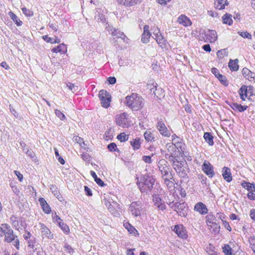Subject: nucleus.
<instances>
[{
    "instance_id": "680f3d73",
    "label": "nucleus",
    "mask_w": 255,
    "mask_h": 255,
    "mask_svg": "<svg viewBox=\"0 0 255 255\" xmlns=\"http://www.w3.org/2000/svg\"><path fill=\"white\" fill-rule=\"evenodd\" d=\"M22 10L23 13L26 15L31 16L32 15V11L25 7H23V8H22Z\"/></svg>"
},
{
    "instance_id": "a19ab883",
    "label": "nucleus",
    "mask_w": 255,
    "mask_h": 255,
    "mask_svg": "<svg viewBox=\"0 0 255 255\" xmlns=\"http://www.w3.org/2000/svg\"><path fill=\"white\" fill-rule=\"evenodd\" d=\"M117 1L120 4L128 6H132L131 0H117Z\"/></svg>"
},
{
    "instance_id": "5fc2aeb1",
    "label": "nucleus",
    "mask_w": 255,
    "mask_h": 255,
    "mask_svg": "<svg viewBox=\"0 0 255 255\" xmlns=\"http://www.w3.org/2000/svg\"><path fill=\"white\" fill-rule=\"evenodd\" d=\"M239 34L244 38H247L249 39L252 38V35L248 32H239Z\"/></svg>"
},
{
    "instance_id": "bb28decb",
    "label": "nucleus",
    "mask_w": 255,
    "mask_h": 255,
    "mask_svg": "<svg viewBox=\"0 0 255 255\" xmlns=\"http://www.w3.org/2000/svg\"><path fill=\"white\" fill-rule=\"evenodd\" d=\"M239 93L241 99L245 101L246 98L248 97V90L247 86L246 85H242L239 91Z\"/></svg>"
},
{
    "instance_id": "c85d7f7f",
    "label": "nucleus",
    "mask_w": 255,
    "mask_h": 255,
    "mask_svg": "<svg viewBox=\"0 0 255 255\" xmlns=\"http://www.w3.org/2000/svg\"><path fill=\"white\" fill-rule=\"evenodd\" d=\"M242 186L243 187L248 190L249 192L255 191V184L254 183H251L248 182L244 181L242 183Z\"/></svg>"
},
{
    "instance_id": "20e7f679",
    "label": "nucleus",
    "mask_w": 255,
    "mask_h": 255,
    "mask_svg": "<svg viewBox=\"0 0 255 255\" xmlns=\"http://www.w3.org/2000/svg\"><path fill=\"white\" fill-rule=\"evenodd\" d=\"M99 98L101 101L102 106L106 108H108L110 105L111 96L106 90H102L99 92Z\"/></svg>"
},
{
    "instance_id": "ea45409f",
    "label": "nucleus",
    "mask_w": 255,
    "mask_h": 255,
    "mask_svg": "<svg viewBox=\"0 0 255 255\" xmlns=\"http://www.w3.org/2000/svg\"><path fill=\"white\" fill-rule=\"evenodd\" d=\"M67 86L69 88V89L73 92L78 91L79 90V88L78 86H76L70 82H68L67 84Z\"/></svg>"
},
{
    "instance_id": "58836bf2",
    "label": "nucleus",
    "mask_w": 255,
    "mask_h": 255,
    "mask_svg": "<svg viewBox=\"0 0 255 255\" xmlns=\"http://www.w3.org/2000/svg\"><path fill=\"white\" fill-rule=\"evenodd\" d=\"M106 29L112 35H117V30L118 29H115L113 26L108 24L106 27Z\"/></svg>"
},
{
    "instance_id": "0e129e2a",
    "label": "nucleus",
    "mask_w": 255,
    "mask_h": 255,
    "mask_svg": "<svg viewBox=\"0 0 255 255\" xmlns=\"http://www.w3.org/2000/svg\"><path fill=\"white\" fill-rule=\"evenodd\" d=\"M95 181L96 182V183L99 185L100 186L103 187L105 184H104V182L99 178L97 177L95 180Z\"/></svg>"
},
{
    "instance_id": "39448f33",
    "label": "nucleus",
    "mask_w": 255,
    "mask_h": 255,
    "mask_svg": "<svg viewBox=\"0 0 255 255\" xmlns=\"http://www.w3.org/2000/svg\"><path fill=\"white\" fill-rule=\"evenodd\" d=\"M171 208L174 211H176L180 216L185 217L187 215L188 207H187L186 203L185 202L180 203L176 202L172 205Z\"/></svg>"
},
{
    "instance_id": "9d476101",
    "label": "nucleus",
    "mask_w": 255,
    "mask_h": 255,
    "mask_svg": "<svg viewBox=\"0 0 255 255\" xmlns=\"http://www.w3.org/2000/svg\"><path fill=\"white\" fill-rule=\"evenodd\" d=\"M159 170L163 176L168 174L169 166L167 161L165 159L160 160L157 164Z\"/></svg>"
},
{
    "instance_id": "72a5a7b5",
    "label": "nucleus",
    "mask_w": 255,
    "mask_h": 255,
    "mask_svg": "<svg viewBox=\"0 0 255 255\" xmlns=\"http://www.w3.org/2000/svg\"><path fill=\"white\" fill-rule=\"evenodd\" d=\"M10 17L13 20L17 26H20L22 24V22L18 18L17 16L12 12L10 11L8 13Z\"/></svg>"
},
{
    "instance_id": "7ed1b4c3",
    "label": "nucleus",
    "mask_w": 255,
    "mask_h": 255,
    "mask_svg": "<svg viewBox=\"0 0 255 255\" xmlns=\"http://www.w3.org/2000/svg\"><path fill=\"white\" fill-rule=\"evenodd\" d=\"M186 161H179L177 159L173 161V167L178 176L183 179L188 178V175L184 168V164H186Z\"/></svg>"
},
{
    "instance_id": "f3484780",
    "label": "nucleus",
    "mask_w": 255,
    "mask_h": 255,
    "mask_svg": "<svg viewBox=\"0 0 255 255\" xmlns=\"http://www.w3.org/2000/svg\"><path fill=\"white\" fill-rule=\"evenodd\" d=\"M153 202L155 206L157 207L159 210L163 211L166 208V206L164 203L162 202L161 199L158 195L154 194L153 195Z\"/></svg>"
},
{
    "instance_id": "4be33fe9",
    "label": "nucleus",
    "mask_w": 255,
    "mask_h": 255,
    "mask_svg": "<svg viewBox=\"0 0 255 255\" xmlns=\"http://www.w3.org/2000/svg\"><path fill=\"white\" fill-rule=\"evenodd\" d=\"M242 74L243 76L249 80L252 81L254 80L255 73L251 71L247 68H244L242 70Z\"/></svg>"
},
{
    "instance_id": "79ce46f5",
    "label": "nucleus",
    "mask_w": 255,
    "mask_h": 255,
    "mask_svg": "<svg viewBox=\"0 0 255 255\" xmlns=\"http://www.w3.org/2000/svg\"><path fill=\"white\" fill-rule=\"evenodd\" d=\"M144 136L146 140L147 141H152L154 137L152 134L149 131H146L144 133Z\"/></svg>"
},
{
    "instance_id": "a878e982",
    "label": "nucleus",
    "mask_w": 255,
    "mask_h": 255,
    "mask_svg": "<svg viewBox=\"0 0 255 255\" xmlns=\"http://www.w3.org/2000/svg\"><path fill=\"white\" fill-rule=\"evenodd\" d=\"M154 35L155 36L154 39L156 40L157 43L160 47L163 48L166 45V40L165 38L161 34H154Z\"/></svg>"
},
{
    "instance_id": "6e6d98bb",
    "label": "nucleus",
    "mask_w": 255,
    "mask_h": 255,
    "mask_svg": "<svg viewBox=\"0 0 255 255\" xmlns=\"http://www.w3.org/2000/svg\"><path fill=\"white\" fill-rule=\"evenodd\" d=\"M84 191L86 195L88 196H92L93 194L91 189L87 186H84Z\"/></svg>"
},
{
    "instance_id": "e433bc0d",
    "label": "nucleus",
    "mask_w": 255,
    "mask_h": 255,
    "mask_svg": "<svg viewBox=\"0 0 255 255\" xmlns=\"http://www.w3.org/2000/svg\"><path fill=\"white\" fill-rule=\"evenodd\" d=\"M59 227L63 230V231L66 233H69L70 230L69 227L62 221L58 222Z\"/></svg>"
},
{
    "instance_id": "f8f14e48",
    "label": "nucleus",
    "mask_w": 255,
    "mask_h": 255,
    "mask_svg": "<svg viewBox=\"0 0 255 255\" xmlns=\"http://www.w3.org/2000/svg\"><path fill=\"white\" fill-rule=\"evenodd\" d=\"M156 128L160 133L165 137H169L170 136V132L167 129L165 124L161 121H159L156 125Z\"/></svg>"
},
{
    "instance_id": "0eeeda50",
    "label": "nucleus",
    "mask_w": 255,
    "mask_h": 255,
    "mask_svg": "<svg viewBox=\"0 0 255 255\" xmlns=\"http://www.w3.org/2000/svg\"><path fill=\"white\" fill-rule=\"evenodd\" d=\"M166 147L169 152V154H166V158L171 161L175 160V157L177 156L176 154L177 150L173 143H168L166 145Z\"/></svg>"
},
{
    "instance_id": "b1692460",
    "label": "nucleus",
    "mask_w": 255,
    "mask_h": 255,
    "mask_svg": "<svg viewBox=\"0 0 255 255\" xmlns=\"http://www.w3.org/2000/svg\"><path fill=\"white\" fill-rule=\"evenodd\" d=\"M178 22L185 26H188L191 24L190 19L184 15H181L179 16Z\"/></svg>"
},
{
    "instance_id": "09e8293b",
    "label": "nucleus",
    "mask_w": 255,
    "mask_h": 255,
    "mask_svg": "<svg viewBox=\"0 0 255 255\" xmlns=\"http://www.w3.org/2000/svg\"><path fill=\"white\" fill-rule=\"evenodd\" d=\"M108 148L110 151H115L118 150L117 145L115 143L112 142L108 145Z\"/></svg>"
},
{
    "instance_id": "bf43d9fd",
    "label": "nucleus",
    "mask_w": 255,
    "mask_h": 255,
    "mask_svg": "<svg viewBox=\"0 0 255 255\" xmlns=\"http://www.w3.org/2000/svg\"><path fill=\"white\" fill-rule=\"evenodd\" d=\"M50 189L54 196H55L58 199H59V196L60 194L56 188L52 186V188H51Z\"/></svg>"
},
{
    "instance_id": "de8ad7c7",
    "label": "nucleus",
    "mask_w": 255,
    "mask_h": 255,
    "mask_svg": "<svg viewBox=\"0 0 255 255\" xmlns=\"http://www.w3.org/2000/svg\"><path fill=\"white\" fill-rule=\"evenodd\" d=\"M42 38L46 42H47L48 43H50L51 44H54V43L58 42V41H53V38L48 37V36L47 35L43 36Z\"/></svg>"
},
{
    "instance_id": "412c9836",
    "label": "nucleus",
    "mask_w": 255,
    "mask_h": 255,
    "mask_svg": "<svg viewBox=\"0 0 255 255\" xmlns=\"http://www.w3.org/2000/svg\"><path fill=\"white\" fill-rule=\"evenodd\" d=\"M222 175L224 179L228 182H230L232 180V176L230 168L224 167L222 170Z\"/></svg>"
},
{
    "instance_id": "f257e3e1",
    "label": "nucleus",
    "mask_w": 255,
    "mask_h": 255,
    "mask_svg": "<svg viewBox=\"0 0 255 255\" xmlns=\"http://www.w3.org/2000/svg\"><path fill=\"white\" fill-rule=\"evenodd\" d=\"M125 104L132 111H137L141 109L144 106L143 98L137 93H132L127 96L124 102Z\"/></svg>"
},
{
    "instance_id": "774afa93",
    "label": "nucleus",
    "mask_w": 255,
    "mask_h": 255,
    "mask_svg": "<svg viewBox=\"0 0 255 255\" xmlns=\"http://www.w3.org/2000/svg\"><path fill=\"white\" fill-rule=\"evenodd\" d=\"M142 160L146 163H150L151 162V159L150 156H142Z\"/></svg>"
},
{
    "instance_id": "dca6fc26",
    "label": "nucleus",
    "mask_w": 255,
    "mask_h": 255,
    "mask_svg": "<svg viewBox=\"0 0 255 255\" xmlns=\"http://www.w3.org/2000/svg\"><path fill=\"white\" fill-rule=\"evenodd\" d=\"M226 103L234 111L239 112H243L247 110L248 108L247 106H242V105L238 104L237 103H232L226 101Z\"/></svg>"
},
{
    "instance_id": "69168bd1",
    "label": "nucleus",
    "mask_w": 255,
    "mask_h": 255,
    "mask_svg": "<svg viewBox=\"0 0 255 255\" xmlns=\"http://www.w3.org/2000/svg\"><path fill=\"white\" fill-rule=\"evenodd\" d=\"M14 173L16 175V176L17 177V178L19 179V180L20 181H22V179H23V175H22V174H21L20 172H19L18 171H16V170H15L14 171Z\"/></svg>"
},
{
    "instance_id": "37998d69",
    "label": "nucleus",
    "mask_w": 255,
    "mask_h": 255,
    "mask_svg": "<svg viewBox=\"0 0 255 255\" xmlns=\"http://www.w3.org/2000/svg\"><path fill=\"white\" fill-rule=\"evenodd\" d=\"M125 226L126 228L128 230V231L130 234H134L135 232H137V230L129 223H127L126 224H125Z\"/></svg>"
},
{
    "instance_id": "864d4df0",
    "label": "nucleus",
    "mask_w": 255,
    "mask_h": 255,
    "mask_svg": "<svg viewBox=\"0 0 255 255\" xmlns=\"http://www.w3.org/2000/svg\"><path fill=\"white\" fill-rule=\"evenodd\" d=\"M73 141H75L77 143H79L80 144H81L82 143H83L85 144L84 142L83 141V139L78 136H74L73 137Z\"/></svg>"
},
{
    "instance_id": "473e14b6",
    "label": "nucleus",
    "mask_w": 255,
    "mask_h": 255,
    "mask_svg": "<svg viewBox=\"0 0 255 255\" xmlns=\"http://www.w3.org/2000/svg\"><path fill=\"white\" fill-rule=\"evenodd\" d=\"M232 17V15L230 14L227 13L224 14L222 17L223 23L231 25L233 23Z\"/></svg>"
},
{
    "instance_id": "1a4fd4ad",
    "label": "nucleus",
    "mask_w": 255,
    "mask_h": 255,
    "mask_svg": "<svg viewBox=\"0 0 255 255\" xmlns=\"http://www.w3.org/2000/svg\"><path fill=\"white\" fill-rule=\"evenodd\" d=\"M202 169L209 178H212L215 174L213 166L209 161L206 160L202 164Z\"/></svg>"
},
{
    "instance_id": "13d9d810",
    "label": "nucleus",
    "mask_w": 255,
    "mask_h": 255,
    "mask_svg": "<svg viewBox=\"0 0 255 255\" xmlns=\"http://www.w3.org/2000/svg\"><path fill=\"white\" fill-rule=\"evenodd\" d=\"M81 157L85 161H89L90 160V156L87 153H83L81 155Z\"/></svg>"
},
{
    "instance_id": "3c124183",
    "label": "nucleus",
    "mask_w": 255,
    "mask_h": 255,
    "mask_svg": "<svg viewBox=\"0 0 255 255\" xmlns=\"http://www.w3.org/2000/svg\"><path fill=\"white\" fill-rule=\"evenodd\" d=\"M55 115L58 117L61 120H64L65 119V115L59 110H55Z\"/></svg>"
},
{
    "instance_id": "49530a36",
    "label": "nucleus",
    "mask_w": 255,
    "mask_h": 255,
    "mask_svg": "<svg viewBox=\"0 0 255 255\" xmlns=\"http://www.w3.org/2000/svg\"><path fill=\"white\" fill-rule=\"evenodd\" d=\"M117 38H120L123 39L124 41H126V40H128V38H127L126 35L123 32H122L120 30H117V35H115Z\"/></svg>"
},
{
    "instance_id": "4d7b16f0",
    "label": "nucleus",
    "mask_w": 255,
    "mask_h": 255,
    "mask_svg": "<svg viewBox=\"0 0 255 255\" xmlns=\"http://www.w3.org/2000/svg\"><path fill=\"white\" fill-rule=\"evenodd\" d=\"M98 14H99L98 15H96L95 16V18L98 21H100L103 23L106 20L104 16L103 15V14L100 15V14L99 13Z\"/></svg>"
},
{
    "instance_id": "4468645a",
    "label": "nucleus",
    "mask_w": 255,
    "mask_h": 255,
    "mask_svg": "<svg viewBox=\"0 0 255 255\" xmlns=\"http://www.w3.org/2000/svg\"><path fill=\"white\" fill-rule=\"evenodd\" d=\"M212 73L215 76V77L220 81V82L225 86H227L229 83L227 81L226 77L220 74L219 71L216 68H212L211 69Z\"/></svg>"
},
{
    "instance_id": "2eb2a0df",
    "label": "nucleus",
    "mask_w": 255,
    "mask_h": 255,
    "mask_svg": "<svg viewBox=\"0 0 255 255\" xmlns=\"http://www.w3.org/2000/svg\"><path fill=\"white\" fill-rule=\"evenodd\" d=\"M128 115L125 113H123L120 115L117 116L116 122L118 125L122 127H125L128 124Z\"/></svg>"
},
{
    "instance_id": "6e6552de",
    "label": "nucleus",
    "mask_w": 255,
    "mask_h": 255,
    "mask_svg": "<svg viewBox=\"0 0 255 255\" xmlns=\"http://www.w3.org/2000/svg\"><path fill=\"white\" fill-rule=\"evenodd\" d=\"M142 209V204L140 202H133L129 207V210L132 215L134 217H138L140 215V212Z\"/></svg>"
},
{
    "instance_id": "052dcab7",
    "label": "nucleus",
    "mask_w": 255,
    "mask_h": 255,
    "mask_svg": "<svg viewBox=\"0 0 255 255\" xmlns=\"http://www.w3.org/2000/svg\"><path fill=\"white\" fill-rule=\"evenodd\" d=\"M26 154L28 156H29L31 159H34L35 157V153L32 150H27L26 152Z\"/></svg>"
},
{
    "instance_id": "aec40b11",
    "label": "nucleus",
    "mask_w": 255,
    "mask_h": 255,
    "mask_svg": "<svg viewBox=\"0 0 255 255\" xmlns=\"http://www.w3.org/2000/svg\"><path fill=\"white\" fill-rule=\"evenodd\" d=\"M194 210L202 215H205L208 213V209L206 206L200 202L195 204Z\"/></svg>"
},
{
    "instance_id": "8fccbe9b",
    "label": "nucleus",
    "mask_w": 255,
    "mask_h": 255,
    "mask_svg": "<svg viewBox=\"0 0 255 255\" xmlns=\"http://www.w3.org/2000/svg\"><path fill=\"white\" fill-rule=\"evenodd\" d=\"M64 251L67 253H69L70 254H72L74 252V250L73 249L71 248V247L70 246H69V245L66 244L64 246Z\"/></svg>"
},
{
    "instance_id": "338daca9",
    "label": "nucleus",
    "mask_w": 255,
    "mask_h": 255,
    "mask_svg": "<svg viewBox=\"0 0 255 255\" xmlns=\"http://www.w3.org/2000/svg\"><path fill=\"white\" fill-rule=\"evenodd\" d=\"M247 90H248V95H249L250 96H251L253 95L254 88L253 86H247Z\"/></svg>"
},
{
    "instance_id": "603ef678",
    "label": "nucleus",
    "mask_w": 255,
    "mask_h": 255,
    "mask_svg": "<svg viewBox=\"0 0 255 255\" xmlns=\"http://www.w3.org/2000/svg\"><path fill=\"white\" fill-rule=\"evenodd\" d=\"M164 182L168 188L173 187L174 185V183L167 178H164Z\"/></svg>"
},
{
    "instance_id": "6ab92c4d",
    "label": "nucleus",
    "mask_w": 255,
    "mask_h": 255,
    "mask_svg": "<svg viewBox=\"0 0 255 255\" xmlns=\"http://www.w3.org/2000/svg\"><path fill=\"white\" fill-rule=\"evenodd\" d=\"M206 41L210 43L214 42L217 39V33L215 30H209L205 34Z\"/></svg>"
},
{
    "instance_id": "f704fd0d",
    "label": "nucleus",
    "mask_w": 255,
    "mask_h": 255,
    "mask_svg": "<svg viewBox=\"0 0 255 255\" xmlns=\"http://www.w3.org/2000/svg\"><path fill=\"white\" fill-rule=\"evenodd\" d=\"M10 222L13 227L18 229L19 228V222L15 216L13 215L10 218Z\"/></svg>"
},
{
    "instance_id": "5701e85b",
    "label": "nucleus",
    "mask_w": 255,
    "mask_h": 255,
    "mask_svg": "<svg viewBox=\"0 0 255 255\" xmlns=\"http://www.w3.org/2000/svg\"><path fill=\"white\" fill-rule=\"evenodd\" d=\"M43 211L46 214L50 213L51 208L47 204L46 200L43 198H40L38 200Z\"/></svg>"
},
{
    "instance_id": "ddd939ff",
    "label": "nucleus",
    "mask_w": 255,
    "mask_h": 255,
    "mask_svg": "<svg viewBox=\"0 0 255 255\" xmlns=\"http://www.w3.org/2000/svg\"><path fill=\"white\" fill-rule=\"evenodd\" d=\"M173 231L181 238L186 239L188 237L186 230L182 225H175Z\"/></svg>"
},
{
    "instance_id": "cd10ccee",
    "label": "nucleus",
    "mask_w": 255,
    "mask_h": 255,
    "mask_svg": "<svg viewBox=\"0 0 255 255\" xmlns=\"http://www.w3.org/2000/svg\"><path fill=\"white\" fill-rule=\"evenodd\" d=\"M215 7L220 10L225 8V5H228V2L227 0H215Z\"/></svg>"
},
{
    "instance_id": "c03bdc74",
    "label": "nucleus",
    "mask_w": 255,
    "mask_h": 255,
    "mask_svg": "<svg viewBox=\"0 0 255 255\" xmlns=\"http://www.w3.org/2000/svg\"><path fill=\"white\" fill-rule=\"evenodd\" d=\"M213 225H211V229H212V232L219 233L220 229V225L216 222L213 223Z\"/></svg>"
},
{
    "instance_id": "423d86ee",
    "label": "nucleus",
    "mask_w": 255,
    "mask_h": 255,
    "mask_svg": "<svg viewBox=\"0 0 255 255\" xmlns=\"http://www.w3.org/2000/svg\"><path fill=\"white\" fill-rule=\"evenodd\" d=\"M3 235L5 236L4 241L7 243H11L14 241L17 236L13 234V231L8 224L4 225Z\"/></svg>"
},
{
    "instance_id": "c756f323",
    "label": "nucleus",
    "mask_w": 255,
    "mask_h": 255,
    "mask_svg": "<svg viewBox=\"0 0 255 255\" xmlns=\"http://www.w3.org/2000/svg\"><path fill=\"white\" fill-rule=\"evenodd\" d=\"M174 144L176 147V150H178V152L180 153H184L185 149V144L183 142L177 140V142H175V143Z\"/></svg>"
},
{
    "instance_id": "a211bd4d",
    "label": "nucleus",
    "mask_w": 255,
    "mask_h": 255,
    "mask_svg": "<svg viewBox=\"0 0 255 255\" xmlns=\"http://www.w3.org/2000/svg\"><path fill=\"white\" fill-rule=\"evenodd\" d=\"M149 27L148 25H145L143 27V32L142 34L141 40L143 43H147L149 42V39L150 37L151 34L149 31Z\"/></svg>"
},
{
    "instance_id": "c9c22d12",
    "label": "nucleus",
    "mask_w": 255,
    "mask_h": 255,
    "mask_svg": "<svg viewBox=\"0 0 255 255\" xmlns=\"http://www.w3.org/2000/svg\"><path fill=\"white\" fill-rule=\"evenodd\" d=\"M223 252L225 255H233L232 249L229 245H225L223 247Z\"/></svg>"
},
{
    "instance_id": "7c9ffc66",
    "label": "nucleus",
    "mask_w": 255,
    "mask_h": 255,
    "mask_svg": "<svg viewBox=\"0 0 255 255\" xmlns=\"http://www.w3.org/2000/svg\"><path fill=\"white\" fill-rule=\"evenodd\" d=\"M51 51L54 53L60 52L64 53L67 51V48L64 44H61L56 47L53 48Z\"/></svg>"
},
{
    "instance_id": "a18cd8bd",
    "label": "nucleus",
    "mask_w": 255,
    "mask_h": 255,
    "mask_svg": "<svg viewBox=\"0 0 255 255\" xmlns=\"http://www.w3.org/2000/svg\"><path fill=\"white\" fill-rule=\"evenodd\" d=\"M128 135L126 134L125 133H121L117 136V138L121 141H125L128 140Z\"/></svg>"
},
{
    "instance_id": "f03ea898",
    "label": "nucleus",
    "mask_w": 255,
    "mask_h": 255,
    "mask_svg": "<svg viewBox=\"0 0 255 255\" xmlns=\"http://www.w3.org/2000/svg\"><path fill=\"white\" fill-rule=\"evenodd\" d=\"M155 179L149 174H145L140 178V181H137V185L141 193L148 194L153 188Z\"/></svg>"
},
{
    "instance_id": "4c0bfd02",
    "label": "nucleus",
    "mask_w": 255,
    "mask_h": 255,
    "mask_svg": "<svg viewBox=\"0 0 255 255\" xmlns=\"http://www.w3.org/2000/svg\"><path fill=\"white\" fill-rule=\"evenodd\" d=\"M131 145L134 149H138L140 147V142L139 139H134L130 141Z\"/></svg>"
},
{
    "instance_id": "393cba45",
    "label": "nucleus",
    "mask_w": 255,
    "mask_h": 255,
    "mask_svg": "<svg viewBox=\"0 0 255 255\" xmlns=\"http://www.w3.org/2000/svg\"><path fill=\"white\" fill-rule=\"evenodd\" d=\"M239 60L236 59L235 60H230L229 62V67L232 71H237L239 69L238 65Z\"/></svg>"
},
{
    "instance_id": "2f4dec72",
    "label": "nucleus",
    "mask_w": 255,
    "mask_h": 255,
    "mask_svg": "<svg viewBox=\"0 0 255 255\" xmlns=\"http://www.w3.org/2000/svg\"><path fill=\"white\" fill-rule=\"evenodd\" d=\"M204 138L209 145L214 144L213 136L210 132H206L204 133Z\"/></svg>"
},
{
    "instance_id": "e2e57ef3",
    "label": "nucleus",
    "mask_w": 255,
    "mask_h": 255,
    "mask_svg": "<svg viewBox=\"0 0 255 255\" xmlns=\"http://www.w3.org/2000/svg\"><path fill=\"white\" fill-rule=\"evenodd\" d=\"M35 243V241L34 239L33 240H29V241H28V247L31 249H34V246H35V245H34Z\"/></svg>"
},
{
    "instance_id": "9b49d317",
    "label": "nucleus",
    "mask_w": 255,
    "mask_h": 255,
    "mask_svg": "<svg viewBox=\"0 0 255 255\" xmlns=\"http://www.w3.org/2000/svg\"><path fill=\"white\" fill-rule=\"evenodd\" d=\"M40 230L41 233V236L43 239H52L54 238L53 234L50 230L42 223H39Z\"/></svg>"
}]
</instances>
